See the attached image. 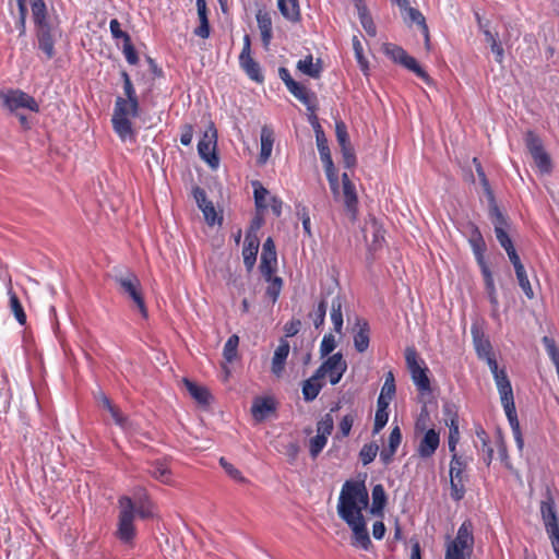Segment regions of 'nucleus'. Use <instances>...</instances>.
Returning <instances> with one entry per match:
<instances>
[{
  "label": "nucleus",
  "instance_id": "obj_37",
  "mask_svg": "<svg viewBox=\"0 0 559 559\" xmlns=\"http://www.w3.org/2000/svg\"><path fill=\"white\" fill-rule=\"evenodd\" d=\"M469 243L473 248L474 254L478 263H483L484 252L486 251L485 240L478 229V227L473 226L472 234L469 237Z\"/></svg>",
  "mask_w": 559,
  "mask_h": 559
},
{
  "label": "nucleus",
  "instance_id": "obj_1",
  "mask_svg": "<svg viewBox=\"0 0 559 559\" xmlns=\"http://www.w3.org/2000/svg\"><path fill=\"white\" fill-rule=\"evenodd\" d=\"M369 504V493L364 481L346 480L342 487L337 513L353 532V545L365 550L371 547V540L362 514Z\"/></svg>",
  "mask_w": 559,
  "mask_h": 559
},
{
  "label": "nucleus",
  "instance_id": "obj_21",
  "mask_svg": "<svg viewBox=\"0 0 559 559\" xmlns=\"http://www.w3.org/2000/svg\"><path fill=\"white\" fill-rule=\"evenodd\" d=\"M186 389L190 393V395L201 405H209L212 399L210 391L202 385L197 384L195 382L190 381L185 378L182 380Z\"/></svg>",
  "mask_w": 559,
  "mask_h": 559
},
{
  "label": "nucleus",
  "instance_id": "obj_17",
  "mask_svg": "<svg viewBox=\"0 0 559 559\" xmlns=\"http://www.w3.org/2000/svg\"><path fill=\"white\" fill-rule=\"evenodd\" d=\"M297 99H299L308 110L314 111L317 108V97L306 86L296 82L287 88Z\"/></svg>",
  "mask_w": 559,
  "mask_h": 559
},
{
  "label": "nucleus",
  "instance_id": "obj_16",
  "mask_svg": "<svg viewBox=\"0 0 559 559\" xmlns=\"http://www.w3.org/2000/svg\"><path fill=\"white\" fill-rule=\"evenodd\" d=\"M276 409V402L273 397H255L251 413L257 421H263Z\"/></svg>",
  "mask_w": 559,
  "mask_h": 559
},
{
  "label": "nucleus",
  "instance_id": "obj_20",
  "mask_svg": "<svg viewBox=\"0 0 559 559\" xmlns=\"http://www.w3.org/2000/svg\"><path fill=\"white\" fill-rule=\"evenodd\" d=\"M258 27L261 33V39L265 48L269 47L272 39V19L269 12L259 10L257 13Z\"/></svg>",
  "mask_w": 559,
  "mask_h": 559
},
{
  "label": "nucleus",
  "instance_id": "obj_59",
  "mask_svg": "<svg viewBox=\"0 0 559 559\" xmlns=\"http://www.w3.org/2000/svg\"><path fill=\"white\" fill-rule=\"evenodd\" d=\"M219 464L228 474V476L231 477L234 480L239 483H247V479L241 475L240 471L237 469L233 464L227 462L225 457L219 459Z\"/></svg>",
  "mask_w": 559,
  "mask_h": 559
},
{
  "label": "nucleus",
  "instance_id": "obj_14",
  "mask_svg": "<svg viewBox=\"0 0 559 559\" xmlns=\"http://www.w3.org/2000/svg\"><path fill=\"white\" fill-rule=\"evenodd\" d=\"M342 183H343L344 203H345L347 214L349 215V218L352 221H355L356 214H357V194L355 191V186L350 181L349 176L346 173H344L342 175Z\"/></svg>",
  "mask_w": 559,
  "mask_h": 559
},
{
  "label": "nucleus",
  "instance_id": "obj_6",
  "mask_svg": "<svg viewBox=\"0 0 559 559\" xmlns=\"http://www.w3.org/2000/svg\"><path fill=\"white\" fill-rule=\"evenodd\" d=\"M217 131L213 124L205 130L202 139L198 143L200 157L213 169L218 167L219 158L216 154Z\"/></svg>",
  "mask_w": 559,
  "mask_h": 559
},
{
  "label": "nucleus",
  "instance_id": "obj_11",
  "mask_svg": "<svg viewBox=\"0 0 559 559\" xmlns=\"http://www.w3.org/2000/svg\"><path fill=\"white\" fill-rule=\"evenodd\" d=\"M443 420L449 427V451L453 454L456 453V444L460 440L459 430V415L453 404H444L443 406Z\"/></svg>",
  "mask_w": 559,
  "mask_h": 559
},
{
  "label": "nucleus",
  "instance_id": "obj_9",
  "mask_svg": "<svg viewBox=\"0 0 559 559\" xmlns=\"http://www.w3.org/2000/svg\"><path fill=\"white\" fill-rule=\"evenodd\" d=\"M405 360L414 383L420 391H428L430 382L426 374V369L421 368L418 362V355L414 347L405 349Z\"/></svg>",
  "mask_w": 559,
  "mask_h": 559
},
{
  "label": "nucleus",
  "instance_id": "obj_15",
  "mask_svg": "<svg viewBox=\"0 0 559 559\" xmlns=\"http://www.w3.org/2000/svg\"><path fill=\"white\" fill-rule=\"evenodd\" d=\"M440 444L439 433L435 429L425 432L417 447V453L423 459L431 457Z\"/></svg>",
  "mask_w": 559,
  "mask_h": 559
},
{
  "label": "nucleus",
  "instance_id": "obj_43",
  "mask_svg": "<svg viewBox=\"0 0 559 559\" xmlns=\"http://www.w3.org/2000/svg\"><path fill=\"white\" fill-rule=\"evenodd\" d=\"M239 345L238 335L234 334L229 336L224 346L223 356L227 362H233L237 357V348Z\"/></svg>",
  "mask_w": 559,
  "mask_h": 559
},
{
  "label": "nucleus",
  "instance_id": "obj_28",
  "mask_svg": "<svg viewBox=\"0 0 559 559\" xmlns=\"http://www.w3.org/2000/svg\"><path fill=\"white\" fill-rule=\"evenodd\" d=\"M197 11L200 25L194 29V34L201 38H207L210 36V24L205 0H197Z\"/></svg>",
  "mask_w": 559,
  "mask_h": 559
},
{
  "label": "nucleus",
  "instance_id": "obj_50",
  "mask_svg": "<svg viewBox=\"0 0 559 559\" xmlns=\"http://www.w3.org/2000/svg\"><path fill=\"white\" fill-rule=\"evenodd\" d=\"M326 308L328 301L325 298H322L316 311L313 313H310V317L312 318L313 325L316 329H319L324 324Z\"/></svg>",
  "mask_w": 559,
  "mask_h": 559
},
{
  "label": "nucleus",
  "instance_id": "obj_52",
  "mask_svg": "<svg viewBox=\"0 0 559 559\" xmlns=\"http://www.w3.org/2000/svg\"><path fill=\"white\" fill-rule=\"evenodd\" d=\"M378 451H379V447L377 443L365 444L359 452V457L361 460V463L364 465H368L369 463H371L374 460V457L377 456Z\"/></svg>",
  "mask_w": 559,
  "mask_h": 559
},
{
  "label": "nucleus",
  "instance_id": "obj_54",
  "mask_svg": "<svg viewBox=\"0 0 559 559\" xmlns=\"http://www.w3.org/2000/svg\"><path fill=\"white\" fill-rule=\"evenodd\" d=\"M334 427V419L331 415V413L325 414L317 424V432L318 435L324 436L328 438V436L331 435Z\"/></svg>",
  "mask_w": 559,
  "mask_h": 559
},
{
  "label": "nucleus",
  "instance_id": "obj_63",
  "mask_svg": "<svg viewBox=\"0 0 559 559\" xmlns=\"http://www.w3.org/2000/svg\"><path fill=\"white\" fill-rule=\"evenodd\" d=\"M341 152L344 158V164L347 168L353 167L356 164V156L352 144L341 145Z\"/></svg>",
  "mask_w": 559,
  "mask_h": 559
},
{
  "label": "nucleus",
  "instance_id": "obj_33",
  "mask_svg": "<svg viewBox=\"0 0 559 559\" xmlns=\"http://www.w3.org/2000/svg\"><path fill=\"white\" fill-rule=\"evenodd\" d=\"M276 263V251H262L260 271L266 281H271V275H273L275 271Z\"/></svg>",
  "mask_w": 559,
  "mask_h": 559
},
{
  "label": "nucleus",
  "instance_id": "obj_61",
  "mask_svg": "<svg viewBox=\"0 0 559 559\" xmlns=\"http://www.w3.org/2000/svg\"><path fill=\"white\" fill-rule=\"evenodd\" d=\"M336 347V341L334 335L326 334L324 335L321 345H320V356L323 358L330 355Z\"/></svg>",
  "mask_w": 559,
  "mask_h": 559
},
{
  "label": "nucleus",
  "instance_id": "obj_48",
  "mask_svg": "<svg viewBox=\"0 0 559 559\" xmlns=\"http://www.w3.org/2000/svg\"><path fill=\"white\" fill-rule=\"evenodd\" d=\"M451 498L455 501L463 499L465 495L464 477L450 476Z\"/></svg>",
  "mask_w": 559,
  "mask_h": 559
},
{
  "label": "nucleus",
  "instance_id": "obj_27",
  "mask_svg": "<svg viewBox=\"0 0 559 559\" xmlns=\"http://www.w3.org/2000/svg\"><path fill=\"white\" fill-rule=\"evenodd\" d=\"M274 143V134L272 129L264 126L261 129V152L259 156V163L265 164L272 154Z\"/></svg>",
  "mask_w": 559,
  "mask_h": 559
},
{
  "label": "nucleus",
  "instance_id": "obj_51",
  "mask_svg": "<svg viewBox=\"0 0 559 559\" xmlns=\"http://www.w3.org/2000/svg\"><path fill=\"white\" fill-rule=\"evenodd\" d=\"M353 48H354L356 60H357L361 71L367 73V71L369 69V64H368L367 59L364 56V49H362L361 41L359 40V38L357 36L353 37Z\"/></svg>",
  "mask_w": 559,
  "mask_h": 559
},
{
  "label": "nucleus",
  "instance_id": "obj_41",
  "mask_svg": "<svg viewBox=\"0 0 559 559\" xmlns=\"http://www.w3.org/2000/svg\"><path fill=\"white\" fill-rule=\"evenodd\" d=\"M495 234L500 246L507 251L510 261L513 260V257L519 258V254L516 253L513 242L507 234V230H502L498 227Z\"/></svg>",
  "mask_w": 559,
  "mask_h": 559
},
{
  "label": "nucleus",
  "instance_id": "obj_35",
  "mask_svg": "<svg viewBox=\"0 0 559 559\" xmlns=\"http://www.w3.org/2000/svg\"><path fill=\"white\" fill-rule=\"evenodd\" d=\"M259 250V241L255 238L247 236L246 243L242 250L243 263L248 270H251L255 263Z\"/></svg>",
  "mask_w": 559,
  "mask_h": 559
},
{
  "label": "nucleus",
  "instance_id": "obj_47",
  "mask_svg": "<svg viewBox=\"0 0 559 559\" xmlns=\"http://www.w3.org/2000/svg\"><path fill=\"white\" fill-rule=\"evenodd\" d=\"M467 466V462L464 457L457 455V453L452 454L451 463H450V476L454 477H463V473Z\"/></svg>",
  "mask_w": 559,
  "mask_h": 559
},
{
  "label": "nucleus",
  "instance_id": "obj_23",
  "mask_svg": "<svg viewBox=\"0 0 559 559\" xmlns=\"http://www.w3.org/2000/svg\"><path fill=\"white\" fill-rule=\"evenodd\" d=\"M111 121L115 132L119 135V138L122 141L133 139L134 133L132 129L131 118L112 115Z\"/></svg>",
  "mask_w": 559,
  "mask_h": 559
},
{
  "label": "nucleus",
  "instance_id": "obj_44",
  "mask_svg": "<svg viewBox=\"0 0 559 559\" xmlns=\"http://www.w3.org/2000/svg\"><path fill=\"white\" fill-rule=\"evenodd\" d=\"M484 35L486 41L490 44L491 51L495 53L497 62L501 63L504 57V50L501 44L498 43L496 35L489 29H484Z\"/></svg>",
  "mask_w": 559,
  "mask_h": 559
},
{
  "label": "nucleus",
  "instance_id": "obj_7",
  "mask_svg": "<svg viewBox=\"0 0 559 559\" xmlns=\"http://www.w3.org/2000/svg\"><path fill=\"white\" fill-rule=\"evenodd\" d=\"M38 47L41 49L47 58H52L55 55V40L59 35L58 24L55 22H46L36 25Z\"/></svg>",
  "mask_w": 559,
  "mask_h": 559
},
{
  "label": "nucleus",
  "instance_id": "obj_62",
  "mask_svg": "<svg viewBox=\"0 0 559 559\" xmlns=\"http://www.w3.org/2000/svg\"><path fill=\"white\" fill-rule=\"evenodd\" d=\"M32 13H33V19H34L35 25L50 22V20H48L47 15H46L45 2H40L39 4H33Z\"/></svg>",
  "mask_w": 559,
  "mask_h": 559
},
{
  "label": "nucleus",
  "instance_id": "obj_31",
  "mask_svg": "<svg viewBox=\"0 0 559 559\" xmlns=\"http://www.w3.org/2000/svg\"><path fill=\"white\" fill-rule=\"evenodd\" d=\"M478 264L481 269V273H483V276L485 280V286H486V292H487L489 301L492 305L493 310H497L498 297H497V292H496L492 274H491L488 265L486 264L485 260H483V263H478Z\"/></svg>",
  "mask_w": 559,
  "mask_h": 559
},
{
  "label": "nucleus",
  "instance_id": "obj_10",
  "mask_svg": "<svg viewBox=\"0 0 559 559\" xmlns=\"http://www.w3.org/2000/svg\"><path fill=\"white\" fill-rule=\"evenodd\" d=\"M0 97L3 100V105L10 111H16L19 108H27L35 112L39 110L38 104L34 99V97L29 96L28 94L22 91L15 90L9 91L7 93H1Z\"/></svg>",
  "mask_w": 559,
  "mask_h": 559
},
{
  "label": "nucleus",
  "instance_id": "obj_45",
  "mask_svg": "<svg viewBox=\"0 0 559 559\" xmlns=\"http://www.w3.org/2000/svg\"><path fill=\"white\" fill-rule=\"evenodd\" d=\"M9 295H10V308H11V311L13 312L15 319L17 320V322L21 324V325H24L26 323V314L24 312V309L17 298V296L12 293L11 290H9Z\"/></svg>",
  "mask_w": 559,
  "mask_h": 559
},
{
  "label": "nucleus",
  "instance_id": "obj_5",
  "mask_svg": "<svg viewBox=\"0 0 559 559\" xmlns=\"http://www.w3.org/2000/svg\"><path fill=\"white\" fill-rule=\"evenodd\" d=\"M346 370L347 362L344 359L342 353H335L329 356L328 359L324 360L322 365L316 370V372L321 377V379L329 377L330 383L335 385L341 381Z\"/></svg>",
  "mask_w": 559,
  "mask_h": 559
},
{
  "label": "nucleus",
  "instance_id": "obj_19",
  "mask_svg": "<svg viewBox=\"0 0 559 559\" xmlns=\"http://www.w3.org/2000/svg\"><path fill=\"white\" fill-rule=\"evenodd\" d=\"M121 117L135 118L139 115V100L117 97L114 114Z\"/></svg>",
  "mask_w": 559,
  "mask_h": 559
},
{
  "label": "nucleus",
  "instance_id": "obj_64",
  "mask_svg": "<svg viewBox=\"0 0 559 559\" xmlns=\"http://www.w3.org/2000/svg\"><path fill=\"white\" fill-rule=\"evenodd\" d=\"M385 52L389 55L395 62L402 63L403 59L406 58L407 52L395 45H388L385 47Z\"/></svg>",
  "mask_w": 559,
  "mask_h": 559
},
{
  "label": "nucleus",
  "instance_id": "obj_25",
  "mask_svg": "<svg viewBox=\"0 0 559 559\" xmlns=\"http://www.w3.org/2000/svg\"><path fill=\"white\" fill-rule=\"evenodd\" d=\"M371 496H372V503H371V508H370V513L376 516H382L383 510H384L386 501H388L386 493H385L383 486L381 484L376 485L372 488Z\"/></svg>",
  "mask_w": 559,
  "mask_h": 559
},
{
  "label": "nucleus",
  "instance_id": "obj_56",
  "mask_svg": "<svg viewBox=\"0 0 559 559\" xmlns=\"http://www.w3.org/2000/svg\"><path fill=\"white\" fill-rule=\"evenodd\" d=\"M254 187V202L255 206L259 210L266 209L265 199L269 195L267 189H265L259 181L253 182Z\"/></svg>",
  "mask_w": 559,
  "mask_h": 559
},
{
  "label": "nucleus",
  "instance_id": "obj_36",
  "mask_svg": "<svg viewBox=\"0 0 559 559\" xmlns=\"http://www.w3.org/2000/svg\"><path fill=\"white\" fill-rule=\"evenodd\" d=\"M343 298L340 294L335 295L331 301V320L336 333H341L343 329Z\"/></svg>",
  "mask_w": 559,
  "mask_h": 559
},
{
  "label": "nucleus",
  "instance_id": "obj_3",
  "mask_svg": "<svg viewBox=\"0 0 559 559\" xmlns=\"http://www.w3.org/2000/svg\"><path fill=\"white\" fill-rule=\"evenodd\" d=\"M474 534L471 521H464L456 536L445 545L444 559H469L474 551Z\"/></svg>",
  "mask_w": 559,
  "mask_h": 559
},
{
  "label": "nucleus",
  "instance_id": "obj_22",
  "mask_svg": "<svg viewBox=\"0 0 559 559\" xmlns=\"http://www.w3.org/2000/svg\"><path fill=\"white\" fill-rule=\"evenodd\" d=\"M511 263L514 266L516 278H518L520 287L522 288V290L524 292V294L526 295V297L528 299L534 298L533 288H532L531 283L528 281V277H527L526 271L524 269V265L522 264V262L520 260V257L519 258L513 257V260H511Z\"/></svg>",
  "mask_w": 559,
  "mask_h": 559
},
{
  "label": "nucleus",
  "instance_id": "obj_60",
  "mask_svg": "<svg viewBox=\"0 0 559 559\" xmlns=\"http://www.w3.org/2000/svg\"><path fill=\"white\" fill-rule=\"evenodd\" d=\"M533 159L540 173L547 174L551 170V159L546 151H543L542 153L533 156Z\"/></svg>",
  "mask_w": 559,
  "mask_h": 559
},
{
  "label": "nucleus",
  "instance_id": "obj_32",
  "mask_svg": "<svg viewBox=\"0 0 559 559\" xmlns=\"http://www.w3.org/2000/svg\"><path fill=\"white\" fill-rule=\"evenodd\" d=\"M358 331L354 335V346L358 353H364L369 347V324L367 321H358Z\"/></svg>",
  "mask_w": 559,
  "mask_h": 559
},
{
  "label": "nucleus",
  "instance_id": "obj_13",
  "mask_svg": "<svg viewBox=\"0 0 559 559\" xmlns=\"http://www.w3.org/2000/svg\"><path fill=\"white\" fill-rule=\"evenodd\" d=\"M401 10L403 11V19L405 22L416 23L420 27L425 38V48L429 51L431 49V44L425 16L419 10L409 7V4H406V8H401Z\"/></svg>",
  "mask_w": 559,
  "mask_h": 559
},
{
  "label": "nucleus",
  "instance_id": "obj_55",
  "mask_svg": "<svg viewBox=\"0 0 559 559\" xmlns=\"http://www.w3.org/2000/svg\"><path fill=\"white\" fill-rule=\"evenodd\" d=\"M111 417L114 418L115 423L120 426L124 430H132L133 424L129 420L127 416H124L119 408L116 406H112L107 409Z\"/></svg>",
  "mask_w": 559,
  "mask_h": 559
},
{
  "label": "nucleus",
  "instance_id": "obj_26",
  "mask_svg": "<svg viewBox=\"0 0 559 559\" xmlns=\"http://www.w3.org/2000/svg\"><path fill=\"white\" fill-rule=\"evenodd\" d=\"M323 386L322 379L318 376L317 372L312 374L309 379L304 381L302 384V395L305 401L311 402L313 401L320 393Z\"/></svg>",
  "mask_w": 559,
  "mask_h": 559
},
{
  "label": "nucleus",
  "instance_id": "obj_58",
  "mask_svg": "<svg viewBox=\"0 0 559 559\" xmlns=\"http://www.w3.org/2000/svg\"><path fill=\"white\" fill-rule=\"evenodd\" d=\"M326 441H328L326 437L318 435V433L316 437L310 439L309 451H310V455L313 459H316L319 455V453L323 450V448L326 444Z\"/></svg>",
  "mask_w": 559,
  "mask_h": 559
},
{
  "label": "nucleus",
  "instance_id": "obj_57",
  "mask_svg": "<svg viewBox=\"0 0 559 559\" xmlns=\"http://www.w3.org/2000/svg\"><path fill=\"white\" fill-rule=\"evenodd\" d=\"M270 284L266 288V295L272 299L273 302H275L280 296L283 281L278 276L271 275V281H267Z\"/></svg>",
  "mask_w": 559,
  "mask_h": 559
},
{
  "label": "nucleus",
  "instance_id": "obj_2",
  "mask_svg": "<svg viewBox=\"0 0 559 559\" xmlns=\"http://www.w3.org/2000/svg\"><path fill=\"white\" fill-rule=\"evenodd\" d=\"M135 513L141 519H152L155 516V504L150 500L144 490H141V493L135 496V501L127 496L119 499V518L116 535L124 544H130L135 536L133 524Z\"/></svg>",
  "mask_w": 559,
  "mask_h": 559
},
{
  "label": "nucleus",
  "instance_id": "obj_12",
  "mask_svg": "<svg viewBox=\"0 0 559 559\" xmlns=\"http://www.w3.org/2000/svg\"><path fill=\"white\" fill-rule=\"evenodd\" d=\"M318 151L320 153V157L322 163L324 164L326 178L329 180L330 187L334 193H337L338 190V178L336 175V170L331 157V152L329 148L328 140L317 143Z\"/></svg>",
  "mask_w": 559,
  "mask_h": 559
},
{
  "label": "nucleus",
  "instance_id": "obj_39",
  "mask_svg": "<svg viewBox=\"0 0 559 559\" xmlns=\"http://www.w3.org/2000/svg\"><path fill=\"white\" fill-rule=\"evenodd\" d=\"M241 68L248 74V76L258 82H263V75L261 74L260 66L258 62L253 60V58H248L243 60H239Z\"/></svg>",
  "mask_w": 559,
  "mask_h": 559
},
{
  "label": "nucleus",
  "instance_id": "obj_38",
  "mask_svg": "<svg viewBox=\"0 0 559 559\" xmlns=\"http://www.w3.org/2000/svg\"><path fill=\"white\" fill-rule=\"evenodd\" d=\"M473 338L476 353L480 359H487L492 356L491 345L488 340H484L477 329H473Z\"/></svg>",
  "mask_w": 559,
  "mask_h": 559
},
{
  "label": "nucleus",
  "instance_id": "obj_8",
  "mask_svg": "<svg viewBox=\"0 0 559 559\" xmlns=\"http://www.w3.org/2000/svg\"><path fill=\"white\" fill-rule=\"evenodd\" d=\"M540 515L549 535L551 544L559 542V524L555 508L554 499L548 495L545 500L540 502Z\"/></svg>",
  "mask_w": 559,
  "mask_h": 559
},
{
  "label": "nucleus",
  "instance_id": "obj_53",
  "mask_svg": "<svg viewBox=\"0 0 559 559\" xmlns=\"http://www.w3.org/2000/svg\"><path fill=\"white\" fill-rule=\"evenodd\" d=\"M405 68L416 73L419 78L425 80L427 83L430 82V78L427 74L425 70H423L419 64L417 63L416 59L411 57L409 55L406 56L405 59H403L402 63Z\"/></svg>",
  "mask_w": 559,
  "mask_h": 559
},
{
  "label": "nucleus",
  "instance_id": "obj_46",
  "mask_svg": "<svg viewBox=\"0 0 559 559\" xmlns=\"http://www.w3.org/2000/svg\"><path fill=\"white\" fill-rule=\"evenodd\" d=\"M489 213L492 224L495 226V233L497 231L498 227L502 230H507L509 226L508 218L502 214L497 204L492 203Z\"/></svg>",
  "mask_w": 559,
  "mask_h": 559
},
{
  "label": "nucleus",
  "instance_id": "obj_18",
  "mask_svg": "<svg viewBox=\"0 0 559 559\" xmlns=\"http://www.w3.org/2000/svg\"><path fill=\"white\" fill-rule=\"evenodd\" d=\"M289 354V343L282 338L280 345L274 352L272 359V372L280 378L285 369V361Z\"/></svg>",
  "mask_w": 559,
  "mask_h": 559
},
{
  "label": "nucleus",
  "instance_id": "obj_30",
  "mask_svg": "<svg viewBox=\"0 0 559 559\" xmlns=\"http://www.w3.org/2000/svg\"><path fill=\"white\" fill-rule=\"evenodd\" d=\"M277 7L282 15L290 22L300 20L298 0H277Z\"/></svg>",
  "mask_w": 559,
  "mask_h": 559
},
{
  "label": "nucleus",
  "instance_id": "obj_42",
  "mask_svg": "<svg viewBox=\"0 0 559 559\" xmlns=\"http://www.w3.org/2000/svg\"><path fill=\"white\" fill-rule=\"evenodd\" d=\"M525 144L532 157L545 151L542 140L533 131L526 132Z\"/></svg>",
  "mask_w": 559,
  "mask_h": 559
},
{
  "label": "nucleus",
  "instance_id": "obj_49",
  "mask_svg": "<svg viewBox=\"0 0 559 559\" xmlns=\"http://www.w3.org/2000/svg\"><path fill=\"white\" fill-rule=\"evenodd\" d=\"M502 406L504 408L506 415H507L508 420L510 423L512 432L514 433V432L521 431L520 423L518 420V415H516V409H515L514 401L508 402V403H503Z\"/></svg>",
  "mask_w": 559,
  "mask_h": 559
},
{
  "label": "nucleus",
  "instance_id": "obj_34",
  "mask_svg": "<svg viewBox=\"0 0 559 559\" xmlns=\"http://www.w3.org/2000/svg\"><path fill=\"white\" fill-rule=\"evenodd\" d=\"M297 69L310 78L318 79L322 71L321 60L318 59L317 62H313L312 56L309 55L305 59L298 61Z\"/></svg>",
  "mask_w": 559,
  "mask_h": 559
},
{
  "label": "nucleus",
  "instance_id": "obj_40",
  "mask_svg": "<svg viewBox=\"0 0 559 559\" xmlns=\"http://www.w3.org/2000/svg\"><path fill=\"white\" fill-rule=\"evenodd\" d=\"M151 475L163 484H171V472L168 466L159 461L153 463V469L150 472Z\"/></svg>",
  "mask_w": 559,
  "mask_h": 559
},
{
  "label": "nucleus",
  "instance_id": "obj_29",
  "mask_svg": "<svg viewBox=\"0 0 559 559\" xmlns=\"http://www.w3.org/2000/svg\"><path fill=\"white\" fill-rule=\"evenodd\" d=\"M493 378L500 394L501 404L514 401L511 382L507 376V372H500Z\"/></svg>",
  "mask_w": 559,
  "mask_h": 559
},
{
  "label": "nucleus",
  "instance_id": "obj_4",
  "mask_svg": "<svg viewBox=\"0 0 559 559\" xmlns=\"http://www.w3.org/2000/svg\"><path fill=\"white\" fill-rule=\"evenodd\" d=\"M114 281L118 285L119 293L130 299L140 311L141 316L146 319L148 313L139 277L128 271L124 274H116Z\"/></svg>",
  "mask_w": 559,
  "mask_h": 559
},
{
  "label": "nucleus",
  "instance_id": "obj_24",
  "mask_svg": "<svg viewBox=\"0 0 559 559\" xmlns=\"http://www.w3.org/2000/svg\"><path fill=\"white\" fill-rule=\"evenodd\" d=\"M365 239L370 249L377 250L381 248L384 241V231L376 222H372L365 228Z\"/></svg>",
  "mask_w": 559,
  "mask_h": 559
}]
</instances>
